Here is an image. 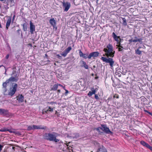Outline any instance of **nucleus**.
Instances as JSON below:
<instances>
[{"instance_id":"1","label":"nucleus","mask_w":152,"mask_h":152,"mask_svg":"<svg viewBox=\"0 0 152 152\" xmlns=\"http://www.w3.org/2000/svg\"><path fill=\"white\" fill-rule=\"evenodd\" d=\"M58 135V134L55 132H53L52 133H45L43 135V138L48 140L58 142L59 141V140L57 139L56 137Z\"/></svg>"},{"instance_id":"2","label":"nucleus","mask_w":152,"mask_h":152,"mask_svg":"<svg viewBox=\"0 0 152 152\" xmlns=\"http://www.w3.org/2000/svg\"><path fill=\"white\" fill-rule=\"evenodd\" d=\"M103 51L106 53L105 55L107 57H113L114 56L115 51L113 50V47L112 45L109 44L107 48L104 49Z\"/></svg>"},{"instance_id":"3","label":"nucleus","mask_w":152,"mask_h":152,"mask_svg":"<svg viewBox=\"0 0 152 152\" xmlns=\"http://www.w3.org/2000/svg\"><path fill=\"white\" fill-rule=\"evenodd\" d=\"M112 36L115 41H116L118 43L119 42V44L118 45V51H122L123 49V47L122 46L123 44H121V43L123 42V40L120 39L119 41V38L115 34L114 32L113 33Z\"/></svg>"},{"instance_id":"4","label":"nucleus","mask_w":152,"mask_h":152,"mask_svg":"<svg viewBox=\"0 0 152 152\" xmlns=\"http://www.w3.org/2000/svg\"><path fill=\"white\" fill-rule=\"evenodd\" d=\"M101 59H102V61L104 62L109 63L111 67H112L113 66V65L114 64V62L112 58H107L106 57H102Z\"/></svg>"},{"instance_id":"5","label":"nucleus","mask_w":152,"mask_h":152,"mask_svg":"<svg viewBox=\"0 0 152 152\" xmlns=\"http://www.w3.org/2000/svg\"><path fill=\"white\" fill-rule=\"evenodd\" d=\"M17 87V84L16 83H15L12 86V89H11L9 93V95L11 96L14 95L16 91Z\"/></svg>"},{"instance_id":"6","label":"nucleus","mask_w":152,"mask_h":152,"mask_svg":"<svg viewBox=\"0 0 152 152\" xmlns=\"http://www.w3.org/2000/svg\"><path fill=\"white\" fill-rule=\"evenodd\" d=\"M62 4L63 8H64V11L67 12L71 6L70 3L68 2H62Z\"/></svg>"},{"instance_id":"7","label":"nucleus","mask_w":152,"mask_h":152,"mask_svg":"<svg viewBox=\"0 0 152 152\" xmlns=\"http://www.w3.org/2000/svg\"><path fill=\"white\" fill-rule=\"evenodd\" d=\"M99 53L98 52H94L90 53L88 56V59H91L92 57L94 58L95 57H97L99 55Z\"/></svg>"},{"instance_id":"8","label":"nucleus","mask_w":152,"mask_h":152,"mask_svg":"<svg viewBox=\"0 0 152 152\" xmlns=\"http://www.w3.org/2000/svg\"><path fill=\"white\" fill-rule=\"evenodd\" d=\"M101 126L103 127V131L108 134H111L112 133V132L110 131L109 128L106 125L101 124Z\"/></svg>"},{"instance_id":"9","label":"nucleus","mask_w":152,"mask_h":152,"mask_svg":"<svg viewBox=\"0 0 152 152\" xmlns=\"http://www.w3.org/2000/svg\"><path fill=\"white\" fill-rule=\"evenodd\" d=\"M78 51H79V55L80 57H82L85 59L87 58H88V56L89 55L88 53H86L84 54L80 50H78Z\"/></svg>"},{"instance_id":"10","label":"nucleus","mask_w":152,"mask_h":152,"mask_svg":"<svg viewBox=\"0 0 152 152\" xmlns=\"http://www.w3.org/2000/svg\"><path fill=\"white\" fill-rule=\"evenodd\" d=\"M30 29L31 33L33 34L35 31V26L31 21L30 22Z\"/></svg>"},{"instance_id":"11","label":"nucleus","mask_w":152,"mask_h":152,"mask_svg":"<svg viewBox=\"0 0 152 152\" xmlns=\"http://www.w3.org/2000/svg\"><path fill=\"white\" fill-rule=\"evenodd\" d=\"M0 115L4 116H7L9 115L8 112L6 110L0 108Z\"/></svg>"},{"instance_id":"12","label":"nucleus","mask_w":152,"mask_h":152,"mask_svg":"<svg viewBox=\"0 0 152 152\" xmlns=\"http://www.w3.org/2000/svg\"><path fill=\"white\" fill-rule=\"evenodd\" d=\"M49 22L51 25L53 26L54 28H56V29L57 28V27L56 26V22L54 18L50 19L49 20Z\"/></svg>"},{"instance_id":"13","label":"nucleus","mask_w":152,"mask_h":152,"mask_svg":"<svg viewBox=\"0 0 152 152\" xmlns=\"http://www.w3.org/2000/svg\"><path fill=\"white\" fill-rule=\"evenodd\" d=\"M17 97V100L19 102L21 103L23 102L24 97L22 94H19Z\"/></svg>"},{"instance_id":"14","label":"nucleus","mask_w":152,"mask_h":152,"mask_svg":"<svg viewBox=\"0 0 152 152\" xmlns=\"http://www.w3.org/2000/svg\"><path fill=\"white\" fill-rule=\"evenodd\" d=\"M100 151L101 152H107L106 149L103 145H101V146L99 148L96 152Z\"/></svg>"},{"instance_id":"15","label":"nucleus","mask_w":152,"mask_h":152,"mask_svg":"<svg viewBox=\"0 0 152 152\" xmlns=\"http://www.w3.org/2000/svg\"><path fill=\"white\" fill-rule=\"evenodd\" d=\"M11 21V17H10L8 18L7 20V21L6 24V29L7 30L8 29L9 27Z\"/></svg>"},{"instance_id":"16","label":"nucleus","mask_w":152,"mask_h":152,"mask_svg":"<svg viewBox=\"0 0 152 152\" xmlns=\"http://www.w3.org/2000/svg\"><path fill=\"white\" fill-rule=\"evenodd\" d=\"M80 62L82 64V65H81V67H83L86 69H88V66L85 61L81 60L80 61Z\"/></svg>"},{"instance_id":"17","label":"nucleus","mask_w":152,"mask_h":152,"mask_svg":"<svg viewBox=\"0 0 152 152\" xmlns=\"http://www.w3.org/2000/svg\"><path fill=\"white\" fill-rule=\"evenodd\" d=\"M8 80H9V82H16L18 81V77H11L9 79H8Z\"/></svg>"},{"instance_id":"18","label":"nucleus","mask_w":152,"mask_h":152,"mask_svg":"<svg viewBox=\"0 0 152 152\" xmlns=\"http://www.w3.org/2000/svg\"><path fill=\"white\" fill-rule=\"evenodd\" d=\"M9 80H7L5 82L3 83V87L4 88V90L5 91L7 90V86L9 85Z\"/></svg>"},{"instance_id":"19","label":"nucleus","mask_w":152,"mask_h":152,"mask_svg":"<svg viewBox=\"0 0 152 152\" xmlns=\"http://www.w3.org/2000/svg\"><path fill=\"white\" fill-rule=\"evenodd\" d=\"M53 108L50 107H48L47 109H45L43 110L42 113H47L49 111L53 112Z\"/></svg>"},{"instance_id":"20","label":"nucleus","mask_w":152,"mask_h":152,"mask_svg":"<svg viewBox=\"0 0 152 152\" xmlns=\"http://www.w3.org/2000/svg\"><path fill=\"white\" fill-rule=\"evenodd\" d=\"M33 125V128L34 129H45V128L43 127H42L40 125Z\"/></svg>"},{"instance_id":"21","label":"nucleus","mask_w":152,"mask_h":152,"mask_svg":"<svg viewBox=\"0 0 152 152\" xmlns=\"http://www.w3.org/2000/svg\"><path fill=\"white\" fill-rule=\"evenodd\" d=\"M140 144L143 145V146L146 147L148 148L150 145L147 143L143 141H141L140 142Z\"/></svg>"},{"instance_id":"22","label":"nucleus","mask_w":152,"mask_h":152,"mask_svg":"<svg viewBox=\"0 0 152 152\" xmlns=\"http://www.w3.org/2000/svg\"><path fill=\"white\" fill-rule=\"evenodd\" d=\"M18 72L16 71L15 67H13V68L12 75H13V76H17L18 75Z\"/></svg>"},{"instance_id":"23","label":"nucleus","mask_w":152,"mask_h":152,"mask_svg":"<svg viewBox=\"0 0 152 152\" xmlns=\"http://www.w3.org/2000/svg\"><path fill=\"white\" fill-rule=\"evenodd\" d=\"M22 26H23V28L24 31H27V29L26 23L25 22L22 25Z\"/></svg>"},{"instance_id":"24","label":"nucleus","mask_w":152,"mask_h":152,"mask_svg":"<svg viewBox=\"0 0 152 152\" xmlns=\"http://www.w3.org/2000/svg\"><path fill=\"white\" fill-rule=\"evenodd\" d=\"M58 84H55L53 85L52 90L54 91H56L57 90L58 87Z\"/></svg>"},{"instance_id":"25","label":"nucleus","mask_w":152,"mask_h":152,"mask_svg":"<svg viewBox=\"0 0 152 152\" xmlns=\"http://www.w3.org/2000/svg\"><path fill=\"white\" fill-rule=\"evenodd\" d=\"M134 39H133L132 41L133 42H140L141 40H142L141 39H138L137 37H135Z\"/></svg>"},{"instance_id":"26","label":"nucleus","mask_w":152,"mask_h":152,"mask_svg":"<svg viewBox=\"0 0 152 152\" xmlns=\"http://www.w3.org/2000/svg\"><path fill=\"white\" fill-rule=\"evenodd\" d=\"M91 90L92 91H91L93 93V94H95L97 91L98 89L96 88L95 89H94V87H92L91 88Z\"/></svg>"},{"instance_id":"27","label":"nucleus","mask_w":152,"mask_h":152,"mask_svg":"<svg viewBox=\"0 0 152 152\" xmlns=\"http://www.w3.org/2000/svg\"><path fill=\"white\" fill-rule=\"evenodd\" d=\"M20 32L21 33V36H22L23 35H22V32H21V29H20V28L18 29L16 31V33H17V35L19 36L20 35Z\"/></svg>"},{"instance_id":"28","label":"nucleus","mask_w":152,"mask_h":152,"mask_svg":"<svg viewBox=\"0 0 152 152\" xmlns=\"http://www.w3.org/2000/svg\"><path fill=\"white\" fill-rule=\"evenodd\" d=\"M2 129H3V130H4V132H6V131H9L10 132H11V133H12V132H14L13 131H12L10 129H7V128H2Z\"/></svg>"},{"instance_id":"29","label":"nucleus","mask_w":152,"mask_h":152,"mask_svg":"<svg viewBox=\"0 0 152 152\" xmlns=\"http://www.w3.org/2000/svg\"><path fill=\"white\" fill-rule=\"evenodd\" d=\"M27 130L28 131L34 130L33 125L29 126L28 127Z\"/></svg>"},{"instance_id":"30","label":"nucleus","mask_w":152,"mask_h":152,"mask_svg":"<svg viewBox=\"0 0 152 152\" xmlns=\"http://www.w3.org/2000/svg\"><path fill=\"white\" fill-rule=\"evenodd\" d=\"M72 49L71 47H68L66 49L64 50L67 53H69L70 50Z\"/></svg>"},{"instance_id":"31","label":"nucleus","mask_w":152,"mask_h":152,"mask_svg":"<svg viewBox=\"0 0 152 152\" xmlns=\"http://www.w3.org/2000/svg\"><path fill=\"white\" fill-rule=\"evenodd\" d=\"M136 53L137 54L140 55L141 53V51H140L139 49H137L135 50Z\"/></svg>"},{"instance_id":"32","label":"nucleus","mask_w":152,"mask_h":152,"mask_svg":"<svg viewBox=\"0 0 152 152\" xmlns=\"http://www.w3.org/2000/svg\"><path fill=\"white\" fill-rule=\"evenodd\" d=\"M67 53L65 51H64L61 54V55L64 57H66L67 54Z\"/></svg>"},{"instance_id":"33","label":"nucleus","mask_w":152,"mask_h":152,"mask_svg":"<svg viewBox=\"0 0 152 152\" xmlns=\"http://www.w3.org/2000/svg\"><path fill=\"white\" fill-rule=\"evenodd\" d=\"M94 143L95 145L98 147L99 148L100 147V146H101L100 145V144L97 142H95Z\"/></svg>"},{"instance_id":"34","label":"nucleus","mask_w":152,"mask_h":152,"mask_svg":"<svg viewBox=\"0 0 152 152\" xmlns=\"http://www.w3.org/2000/svg\"><path fill=\"white\" fill-rule=\"evenodd\" d=\"M93 94V93L92 91H89L88 93V95L89 96V97H90L93 94Z\"/></svg>"},{"instance_id":"35","label":"nucleus","mask_w":152,"mask_h":152,"mask_svg":"<svg viewBox=\"0 0 152 152\" xmlns=\"http://www.w3.org/2000/svg\"><path fill=\"white\" fill-rule=\"evenodd\" d=\"M95 98L97 100H98L99 99V97L97 94H95Z\"/></svg>"},{"instance_id":"36","label":"nucleus","mask_w":152,"mask_h":152,"mask_svg":"<svg viewBox=\"0 0 152 152\" xmlns=\"http://www.w3.org/2000/svg\"><path fill=\"white\" fill-rule=\"evenodd\" d=\"M113 98H119V96L117 94H115L113 96Z\"/></svg>"},{"instance_id":"37","label":"nucleus","mask_w":152,"mask_h":152,"mask_svg":"<svg viewBox=\"0 0 152 152\" xmlns=\"http://www.w3.org/2000/svg\"><path fill=\"white\" fill-rule=\"evenodd\" d=\"M7 48H8V49H9L10 50H11V48L9 45V44L8 43H7Z\"/></svg>"},{"instance_id":"38","label":"nucleus","mask_w":152,"mask_h":152,"mask_svg":"<svg viewBox=\"0 0 152 152\" xmlns=\"http://www.w3.org/2000/svg\"><path fill=\"white\" fill-rule=\"evenodd\" d=\"M3 147V146L0 144V152L2 150V149Z\"/></svg>"},{"instance_id":"39","label":"nucleus","mask_w":152,"mask_h":152,"mask_svg":"<svg viewBox=\"0 0 152 152\" xmlns=\"http://www.w3.org/2000/svg\"><path fill=\"white\" fill-rule=\"evenodd\" d=\"M114 77V78H113V77H112V78H111V79H112V80L113 83H114V80H115V79L114 78H115V79H116V78L115 77Z\"/></svg>"},{"instance_id":"40","label":"nucleus","mask_w":152,"mask_h":152,"mask_svg":"<svg viewBox=\"0 0 152 152\" xmlns=\"http://www.w3.org/2000/svg\"><path fill=\"white\" fill-rule=\"evenodd\" d=\"M57 56H58V58L59 59H61V56H60L58 54L57 55Z\"/></svg>"},{"instance_id":"41","label":"nucleus","mask_w":152,"mask_h":152,"mask_svg":"<svg viewBox=\"0 0 152 152\" xmlns=\"http://www.w3.org/2000/svg\"><path fill=\"white\" fill-rule=\"evenodd\" d=\"M100 127H98L96 129V130L99 132H100Z\"/></svg>"},{"instance_id":"42","label":"nucleus","mask_w":152,"mask_h":152,"mask_svg":"<svg viewBox=\"0 0 152 152\" xmlns=\"http://www.w3.org/2000/svg\"><path fill=\"white\" fill-rule=\"evenodd\" d=\"M65 91H66V92L65 93V95H67V94L68 93V91L67 90L65 89Z\"/></svg>"},{"instance_id":"43","label":"nucleus","mask_w":152,"mask_h":152,"mask_svg":"<svg viewBox=\"0 0 152 152\" xmlns=\"http://www.w3.org/2000/svg\"><path fill=\"white\" fill-rule=\"evenodd\" d=\"M126 25V20L124 18V25Z\"/></svg>"},{"instance_id":"44","label":"nucleus","mask_w":152,"mask_h":152,"mask_svg":"<svg viewBox=\"0 0 152 152\" xmlns=\"http://www.w3.org/2000/svg\"><path fill=\"white\" fill-rule=\"evenodd\" d=\"M144 111L145 112H146V113H148V114H150V113H151L150 112H149L148 111V110H144Z\"/></svg>"},{"instance_id":"45","label":"nucleus","mask_w":152,"mask_h":152,"mask_svg":"<svg viewBox=\"0 0 152 152\" xmlns=\"http://www.w3.org/2000/svg\"><path fill=\"white\" fill-rule=\"evenodd\" d=\"M148 148L149 149L151 150L152 151V147H151V146H149V147Z\"/></svg>"},{"instance_id":"46","label":"nucleus","mask_w":152,"mask_h":152,"mask_svg":"<svg viewBox=\"0 0 152 152\" xmlns=\"http://www.w3.org/2000/svg\"><path fill=\"white\" fill-rule=\"evenodd\" d=\"M58 86H61V87H63L64 89L65 88L62 85H61L60 84H58Z\"/></svg>"},{"instance_id":"47","label":"nucleus","mask_w":152,"mask_h":152,"mask_svg":"<svg viewBox=\"0 0 152 152\" xmlns=\"http://www.w3.org/2000/svg\"><path fill=\"white\" fill-rule=\"evenodd\" d=\"M9 1L12 3V2L14 3V1L13 0H9Z\"/></svg>"},{"instance_id":"48","label":"nucleus","mask_w":152,"mask_h":152,"mask_svg":"<svg viewBox=\"0 0 152 152\" xmlns=\"http://www.w3.org/2000/svg\"><path fill=\"white\" fill-rule=\"evenodd\" d=\"M100 127V129L102 130L103 131V127L101 126V127Z\"/></svg>"},{"instance_id":"49","label":"nucleus","mask_w":152,"mask_h":152,"mask_svg":"<svg viewBox=\"0 0 152 152\" xmlns=\"http://www.w3.org/2000/svg\"><path fill=\"white\" fill-rule=\"evenodd\" d=\"M4 130H3L2 128L0 129V132H4Z\"/></svg>"},{"instance_id":"50","label":"nucleus","mask_w":152,"mask_h":152,"mask_svg":"<svg viewBox=\"0 0 152 152\" xmlns=\"http://www.w3.org/2000/svg\"><path fill=\"white\" fill-rule=\"evenodd\" d=\"M9 55H7L6 56V58L7 59L9 57Z\"/></svg>"},{"instance_id":"51","label":"nucleus","mask_w":152,"mask_h":152,"mask_svg":"<svg viewBox=\"0 0 152 152\" xmlns=\"http://www.w3.org/2000/svg\"><path fill=\"white\" fill-rule=\"evenodd\" d=\"M132 40H133V39H130L129 40V41L130 42H133L132 41Z\"/></svg>"},{"instance_id":"52","label":"nucleus","mask_w":152,"mask_h":152,"mask_svg":"<svg viewBox=\"0 0 152 152\" xmlns=\"http://www.w3.org/2000/svg\"><path fill=\"white\" fill-rule=\"evenodd\" d=\"M48 57V55H47V54H45V57H46V58H47V57Z\"/></svg>"},{"instance_id":"53","label":"nucleus","mask_w":152,"mask_h":152,"mask_svg":"<svg viewBox=\"0 0 152 152\" xmlns=\"http://www.w3.org/2000/svg\"><path fill=\"white\" fill-rule=\"evenodd\" d=\"M79 137V135H78V134H77V136L76 137V138H77L78 137Z\"/></svg>"},{"instance_id":"54","label":"nucleus","mask_w":152,"mask_h":152,"mask_svg":"<svg viewBox=\"0 0 152 152\" xmlns=\"http://www.w3.org/2000/svg\"><path fill=\"white\" fill-rule=\"evenodd\" d=\"M12 28L14 29V30H15V26H14V27H13Z\"/></svg>"},{"instance_id":"55","label":"nucleus","mask_w":152,"mask_h":152,"mask_svg":"<svg viewBox=\"0 0 152 152\" xmlns=\"http://www.w3.org/2000/svg\"><path fill=\"white\" fill-rule=\"evenodd\" d=\"M98 78V77H95V79H97Z\"/></svg>"},{"instance_id":"56","label":"nucleus","mask_w":152,"mask_h":152,"mask_svg":"<svg viewBox=\"0 0 152 152\" xmlns=\"http://www.w3.org/2000/svg\"><path fill=\"white\" fill-rule=\"evenodd\" d=\"M15 147H13L12 148V149L14 151H15Z\"/></svg>"},{"instance_id":"57","label":"nucleus","mask_w":152,"mask_h":152,"mask_svg":"<svg viewBox=\"0 0 152 152\" xmlns=\"http://www.w3.org/2000/svg\"><path fill=\"white\" fill-rule=\"evenodd\" d=\"M47 61H48V62H50V60H48Z\"/></svg>"},{"instance_id":"58","label":"nucleus","mask_w":152,"mask_h":152,"mask_svg":"<svg viewBox=\"0 0 152 152\" xmlns=\"http://www.w3.org/2000/svg\"><path fill=\"white\" fill-rule=\"evenodd\" d=\"M63 143V142L62 141H60V142H59V143Z\"/></svg>"},{"instance_id":"59","label":"nucleus","mask_w":152,"mask_h":152,"mask_svg":"<svg viewBox=\"0 0 152 152\" xmlns=\"http://www.w3.org/2000/svg\"><path fill=\"white\" fill-rule=\"evenodd\" d=\"M58 91L59 93L60 92V90H58Z\"/></svg>"},{"instance_id":"60","label":"nucleus","mask_w":152,"mask_h":152,"mask_svg":"<svg viewBox=\"0 0 152 152\" xmlns=\"http://www.w3.org/2000/svg\"><path fill=\"white\" fill-rule=\"evenodd\" d=\"M4 2H4V3H5V2H6V0H5L4 1Z\"/></svg>"},{"instance_id":"61","label":"nucleus","mask_w":152,"mask_h":152,"mask_svg":"<svg viewBox=\"0 0 152 152\" xmlns=\"http://www.w3.org/2000/svg\"><path fill=\"white\" fill-rule=\"evenodd\" d=\"M150 115L152 116V113H150Z\"/></svg>"},{"instance_id":"62","label":"nucleus","mask_w":152,"mask_h":152,"mask_svg":"<svg viewBox=\"0 0 152 152\" xmlns=\"http://www.w3.org/2000/svg\"><path fill=\"white\" fill-rule=\"evenodd\" d=\"M99 1V0H96V3H97L98 1Z\"/></svg>"},{"instance_id":"63","label":"nucleus","mask_w":152,"mask_h":152,"mask_svg":"<svg viewBox=\"0 0 152 152\" xmlns=\"http://www.w3.org/2000/svg\"><path fill=\"white\" fill-rule=\"evenodd\" d=\"M3 66V65H1V66H0V67H1V66Z\"/></svg>"},{"instance_id":"64","label":"nucleus","mask_w":152,"mask_h":152,"mask_svg":"<svg viewBox=\"0 0 152 152\" xmlns=\"http://www.w3.org/2000/svg\"><path fill=\"white\" fill-rule=\"evenodd\" d=\"M53 102H49V103H52Z\"/></svg>"}]
</instances>
